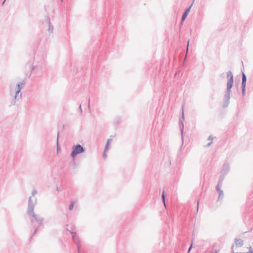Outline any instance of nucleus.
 <instances>
[{
	"mask_svg": "<svg viewBox=\"0 0 253 253\" xmlns=\"http://www.w3.org/2000/svg\"><path fill=\"white\" fill-rule=\"evenodd\" d=\"M227 78L228 80L227 84V89L224 95V102L222 104V107L223 108L227 107L229 104L231 88L232 87L233 84V76L231 71H228L227 72Z\"/></svg>",
	"mask_w": 253,
	"mask_h": 253,
	"instance_id": "nucleus-1",
	"label": "nucleus"
},
{
	"mask_svg": "<svg viewBox=\"0 0 253 253\" xmlns=\"http://www.w3.org/2000/svg\"><path fill=\"white\" fill-rule=\"evenodd\" d=\"M85 149L80 144H77L73 147V151L71 153V157L74 158L78 154L84 152Z\"/></svg>",
	"mask_w": 253,
	"mask_h": 253,
	"instance_id": "nucleus-2",
	"label": "nucleus"
},
{
	"mask_svg": "<svg viewBox=\"0 0 253 253\" xmlns=\"http://www.w3.org/2000/svg\"><path fill=\"white\" fill-rule=\"evenodd\" d=\"M27 213L28 215L33 217V219H31L32 224H33L34 222L36 221L40 225L42 224L44 219L40 215L36 214L34 211L32 212H28Z\"/></svg>",
	"mask_w": 253,
	"mask_h": 253,
	"instance_id": "nucleus-3",
	"label": "nucleus"
},
{
	"mask_svg": "<svg viewBox=\"0 0 253 253\" xmlns=\"http://www.w3.org/2000/svg\"><path fill=\"white\" fill-rule=\"evenodd\" d=\"M37 204V199L36 198H32L30 197L28 199V205L27 213L32 212L34 211L35 206Z\"/></svg>",
	"mask_w": 253,
	"mask_h": 253,
	"instance_id": "nucleus-4",
	"label": "nucleus"
},
{
	"mask_svg": "<svg viewBox=\"0 0 253 253\" xmlns=\"http://www.w3.org/2000/svg\"><path fill=\"white\" fill-rule=\"evenodd\" d=\"M70 233L72 235V239L74 243L76 244L77 249H78V253H79V250L80 249V245L79 244L80 243V239L79 237L77 235L76 232L69 231Z\"/></svg>",
	"mask_w": 253,
	"mask_h": 253,
	"instance_id": "nucleus-5",
	"label": "nucleus"
},
{
	"mask_svg": "<svg viewBox=\"0 0 253 253\" xmlns=\"http://www.w3.org/2000/svg\"><path fill=\"white\" fill-rule=\"evenodd\" d=\"M242 71V94L244 95L245 93V88H246V81H247V77L244 72L241 69Z\"/></svg>",
	"mask_w": 253,
	"mask_h": 253,
	"instance_id": "nucleus-6",
	"label": "nucleus"
},
{
	"mask_svg": "<svg viewBox=\"0 0 253 253\" xmlns=\"http://www.w3.org/2000/svg\"><path fill=\"white\" fill-rule=\"evenodd\" d=\"M184 120V110H183V106H182L181 119H180L179 122V127H180V132L181 133L182 138H183V130H184V124H183V121Z\"/></svg>",
	"mask_w": 253,
	"mask_h": 253,
	"instance_id": "nucleus-7",
	"label": "nucleus"
},
{
	"mask_svg": "<svg viewBox=\"0 0 253 253\" xmlns=\"http://www.w3.org/2000/svg\"><path fill=\"white\" fill-rule=\"evenodd\" d=\"M230 169V166L228 163H224L222 169L220 171L221 174H223L224 175H226V174L229 172Z\"/></svg>",
	"mask_w": 253,
	"mask_h": 253,
	"instance_id": "nucleus-8",
	"label": "nucleus"
},
{
	"mask_svg": "<svg viewBox=\"0 0 253 253\" xmlns=\"http://www.w3.org/2000/svg\"><path fill=\"white\" fill-rule=\"evenodd\" d=\"M192 3L189 6L188 8H187L184 13L182 14L181 20V23L182 24V22L185 20V19L186 18L189 12H190V9L192 6Z\"/></svg>",
	"mask_w": 253,
	"mask_h": 253,
	"instance_id": "nucleus-9",
	"label": "nucleus"
},
{
	"mask_svg": "<svg viewBox=\"0 0 253 253\" xmlns=\"http://www.w3.org/2000/svg\"><path fill=\"white\" fill-rule=\"evenodd\" d=\"M225 176V175L220 173V175L219 176V180L218 181V183L216 185L215 187H217V188L221 187Z\"/></svg>",
	"mask_w": 253,
	"mask_h": 253,
	"instance_id": "nucleus-10",
	"label": "nucleus"
},
{
	"mask_svg": "<svg viewBox=\"0 0 253 253\" xmlns=\"http://www.w3.org/2000/svg\"><path fill=\"white\" fill-rule=\"evenodd\" d=\"M46 20L47 24L48 25V31L49 32V33L52 34V33H53V29H54L53 25L50 23V18L48 17H47L46 18Z\"/></svg>",
	"mask_w": 253,
	"mask_h": 253,
	"instance_id": "nucleus-11",
	"label": "nucleus"
},
{
	"mask_svg": "<svg viewBox=\"0 0 253 253\" xmlns=\"http://www.w3.org/2000/svg\"><path fill=\"white\" fill-rule=\"evenodd\" d=\"M216 190L218 193V197L217 198V201L222 200L224 197V193L221 188L215 187Z\"/></svg>",
	"mask_w": 253,
	"mask_h": 253,
	"instance_id": "nucleus-12",
	"label": "nucleus"
},
{
	"mask_svg": "<svg viewBox=\"0 0 253 253\" xmlns=\"http://www.w3.org/2000/svg\"><path fill=\"white\" fill-rule=\"evenodd\" d=\"M20 91L21 90H20L19 89H17L16 88V90H15V96H14V98L15 99L18 100L21 98L22 94H21V93H20Z\"/></svg>",
	"mask_w": 253,
	"mask_h": 253,
	"instance_id": "nucleus-13",
	"label": "nucleus"
},
{
	"mask_svg": "<svg viewBox=\"0 0 253 253\" xmlns=\"http://www.w3.org/2000/svg\"><path fill=\"white\" fill-rule=\"evenodd\" d=\"M25 84V81H23L22 82H19L18 83L17 85H16V88L17 89H20V90H21V89L23 87V86Z\"/></svg>",
	"mask_w": 253,
	"mask_h": 253,
	"instance_id": "nucleus-14",
	"label": "nucleus"
},
{
	"mask_svg": "<svg viewBox=\"0 0 253 253\" xmlns=\"http://www.w3.org/2000/svg\"><path fill=\"white\" fill-rule=\"evenodd\" d=\"M112 141V139H108L107 141V143L106 144L105 148H104V151L105 152H106V151L109 149L110 147V143Z\"/></svg>",
	"mask_w": 253,
	"mask_h": 253,
	"instance_id": "nucleus-15",
	"label": "nucleus"
},
{
	"mask_svg": "<svg viewBox=\"0 0 253 253\" xmlns=\"http://www.w3.org/2000/svg\"><path fill=\"white\" fill-rule=\"evenodd\" d=\"M58 139H59V132L57 133V141H56V145H57V152L59 150V142H58Z\"/></svg>",
	"mask_w": 253,
	"mask_h": 253,
	"instance_id": "nucleus-16",
	"label": "nucleus"
},
{
	"mask_svg": "<svg viewBox=\"0 0 253 253\" xmlns=\"http://www.w3.org/2000/svg\"><path fill=\"white\" fill-rule=\"evenodd\" d=\"M162 198L163 202L164 203L165 206H166V201H165V192L163 191L162 195Z\"/></svg>",
	"mask_w": 253,
	"mask_h": 253,
	"instance_id": "nucleus-17",
	"label": "nucleus"
},
{
	"mask_svg": "<svg viewBox=\"0 0 253 253\" xmlns=\"http://www.w3.org/2000/svg\"><path fill=\"white\" fill-rule=\"evenodd\" d=\"M74 202H71V204H70L69 206V210L70 211H71L73 208H74Z\"/></svg>",
	"mask_w": 253,
	"mask_h": 253,
	"instance_id": "nucleus-18",
	"label": "nucleus"
},
{
	"mask_svg": "<svg viewBox=\"0 0 253 253\" xmlns=\"http://www.w3.org/2000/svg\"><path fill=\"white\" fill-rule=\"evenodd\" d=\"M243 244V241L242 239H238V247H241Z\"/></svg>",
	"mask_w": 253,
	"mask_h": 253,
	"instance_id": "nucleus-19",
	"label": "nucleus"
},
{
	"mask_svg": "<svg viewBox=\"0 0 253 253\" xmlns=\"http://www.w3.org/2000/svg\"><path fill=\"white\" fill-rule=\"evenodd\" d=\"M37 190H35V189H34V190H33L32 191L31 194H32V196H34L35 195H36V194H37Z\"/></svg>",
	"mask_w": 253,
	"mask_h": 253,
	"instance_id": "nucleus-20",
	"label": "nucleus"
},
{
	"mask_svg": "<svg viewBox=\"0 0 253 253\" xmlns=\"http://www.w3.org/2000/svg\"><path fill=\"white\" fill-rule=\"evenodd\" d=\"M234 244L236 246H237V238H235V239H234Z\"/></svg>",
	"mask_w": 253,
	"mask_h": 253,
	"instance_id": "nucleus-21",
	"label": "nucleus"
},
{
	"mask_svg": "<svg viewBox=\"0 0 253 253\" xmlns=\"http://www.w3.org/2000/svg\"><path fill=\"white\" fill-rule=\"evenodd\" d=\"M250 250L249 252H248V253H253V249L251 247H250Z\"/></svg>",
	"mask_w": 253,
	"mask_h": 253,
	"instance_id": "nucleus-22",
	"label": "nucleus"
},
{
	"mask_svg": "<svg viewBox=\"0 0 253 253\" xmlns=\"http://www.w3.org/2000/svg\"><path fill=\"white\" fill-rule=\"evenodd\" d=\"M87 107H88V109L90 110V100H89V99H88V101Z\"/></svg>",
	"mask_w": 253,
	"mask_h": 253,
	"instance_id": "nucleus-23",
	"label": "nucleus"
},
{
	"mask_svg": "<svg viewBox=\"0 0 253 253\" xmlns=\"http://www.w3.org/2000/svg\"><path fill=\"white\" fill-rule=\"evenodd\" d=\"M36 68V66H32L31 67V71L32 72L33 70H34Z\"/></svg>",
	"mask_w": 253,
	"mask_h": 253,
	"instance_id": "nucleus-24",
	"label": "nucleus"
},
{
	"mask_svg": "<svg viewBox=\"0 0 253 253\" xmlns=\"http://www.w3.org/2000/svg\"><path fill=\"white\" fill-rule=\"evenodd\" d=\"M234 247V245H232V246L231 247V251H232V253H234V250H233Z\"/></svg>",
	"mask_w": 253,
	"mask_h": 253,
	"instance_id": "nucleus-25",
	"label": "nucleus"
},
{
	"mask_svg": "<svg viewBox=\"0 0 253 253\" xmlns=\"http://www.w3.org/2000/svg\"><path fill=\"white\" fill-rule=\"evenodd\" d=\"M192 248V244L191 245L188 250V253H189Z\"/></svg>",
	"mask_w": 253,
	"mask_h": 253,
	"instance_id": "nucleus-26",
	"label": "nucleus"
},
{
	"mask_svg": "<svg viewBox=\"0 0 253 253\" xmlns=\"http://www.w3.org/2000/svg\"><path fill=\"white\" fill-rule=\"evenodd\" d=\"M212 143V141H211L210 142H209V143H208L206 145L207 147H209L211 146V144Z\"/></svg>",
	"mask_w": 253,
	"mask_h": 253,
	"instance_id": "nucleus-27",
	"label": "nucleus"
},
{
	"mask_svg": "<svg viewBox=\"0 0 253 253\" xmlns=\"http://www.w3.org/2000/svg\"><path fill=\"white\" fill-rule=\"evenodd\" d=\"M212 139H213V138H212V137H211V136H210L208 137V140H211V141H212Z\"/></svg>",
	"mask_w": 253,
	"mask_h": 253,
	"instance_id": "nucleus-28",
	"label": "nucleus"
},
{
	"mask_svg": "<svg viewBox=\"0 0 253 253\" xmlns=\"http://www.w3.org/2000/svg\"><path fill=\"white\" fill-rule=\"evenodd\" d=\"M107 156L106 154V152H105V151H104V153L103 154V157L104 158H105Z\"/></svg>",
	"mask_w": 253,
	"mask_h": 253,
	"instance_id": "nucleus-29",
	"label": "nucleus"
},
{
	"mask_svg": "<svg viewBox=\"0 0 253 253\" xmlns=\"http://www.w3.org/2000/svg\"><path fill=\"white\" fill-rule=\"evenodd\" d=\"M37 230H38V228H36V229H35V231H34V233H33V236L34 235H35V234L36 233Z\"/></svg>",
	"mask_w": 253,
	"mask_h": 253,
	"instance_id": "nucleus-30",
	"label": "nucleus"
},
{
	"mask_svg": "<svg viewBox=\"0 0 253 253\" xmlns=\"http://www.w3.org/2000/svg\"><path fill=\"white\" fill-rule=\"evenodd\" d=\"M189 43V41H188L187 42V52H188V50Z\"/></svg>",
	"mask_w": 253,
	"mask_h": 253,
	"instance_id": "nucleus-31",
	"label": "nucleus"
},
{
	"mask_svg": "<svg viewBox=\"0 0 253 253\" xmlns=\"http://www.w3.org/2000/svg\"><path fill=\"white\" fill-rule=\"evenodd\" d=\"M79 109L80 110V112L82 113V107H81V105H80V106H79Z\"/></svg>",
	"mask_w": 253,
	"mask_h": 253,
	"instance_id": "nucleus-32",
	"label": "nucleus"
},
{
	"mask_svg": "<svg viewBox=\"0 0 253 253\" xmlns=\"http://www.w3.org/2000/svg\"><path fill=\"white\" fill-rule=\"evenodd\" d=\"M211 253H218V251L217 250H215L214 252H211Z\"/></svg>",
	"mask_w": 253,
	"mask_h": 253,
	"instance_id": "nucleus-33",
	"label": "nucleus"
},
{
	"mask_svg": "<svg viewBox=\"0 0 253 253\" xmlns=\"http://www.w3.org/2000/svg\"><path fill=\"white\" fill-rule=\"evenodd\" d=\"M198 207H199V202L198 201L197 202V211H198Z\"/></svg>",
	"mask_w": 253,
	"mask_h": 253,
	"instance_id": "nucleus-34",
	"label": "nucleus"
},
{
	"mask_svg": "<svg viewBox=\"0 0 253 253\" xmlns=\"http://www.w3.org/2000/svg\"><path fill=\"white\" fill-rule=\"evenodd\" d=\"M6 0H4V1H3L2 3V5H3L4 2H5Z\"/></svg>",
	"mask_w": 253,
	"mask_h": 253,
	"instance_id": "nucleus-35",
	"label": "nucleus"
},
{
	"mask_svg": "<svg viewBox=\"0 0 253 253\" xmlns=\"http://www.w3.org/2000/svg\"><path fill=\"white\" fill-rule=\"evenodd\" d=\"M56 190H57V191H59V188H58V187H57Z\"/></svg>",
	"mask_w": 253,
	"mask_h": 253,
	"instance_id": "nucleus-36",
	"label": "nucleus"
}]
</instances>
